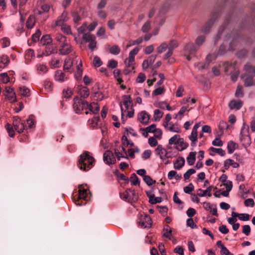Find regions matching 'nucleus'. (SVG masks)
<instances>
[{
  "instance_id": "nucleus-32",
  "label": "nucleus",
  "mask_w": 255,
  "mask_h": 255,
  "mask_svg": "<svg viewBox=\"0 0 255 255\" xmlns=\"http://www.w3.org/2000/svg\"><path fill=\"white\" fill-rule=\"evenodd\" d=\"M35 20L34 17L32 15L29 16L26 23L27 28L28 29L32 28L35 25Z\"/></svg>"
},
{
  "instance_id": "nucleus-64",
  "label": "nucleus",
  "mask_w": 255,
  "mask_h": 255,
  "mask_svg": "<svg viewBox=\"0 0 255 255\" xmlns=\"http://www.w3.org/2000/svg\"><path fill=\"white\" fill-rule=\"evenodd\" d=\"M0 42L2 45V47L4 48L10 45V41L8 38L4 37L2 38L0 40Z\"/></svg>"
},
{
  "instance_id": "nucleus-34",
  "label": "nucleus",
  "mask_w": 255,
  "mask_h": 255,
  "mask_svg": "<svg viewBox=\"0 0 255 255\" xmlns=\"http://www.w3.org/2000/svg\"><path fill=\"white\" fill-rule=\"evenodd\" d=\"M73 65V61L69 57H67L64 61V68L65 70H69Z\"/></svg>"
},
{
  "instance_id": "nucleus-53",
  "label": "nucleus",
  "mask_w": 255,
  "mask_h": 255,
  "mask_svg": "<svg viewBox=\"0 0 255 255\" xmlns=\"http://www.w3.org/2000/svg\"><path fill=\"white\" fill-rule=\"evenodd\" d=\"M24 20L22 16L20 17V23L18 24L17 27V31L19 34H20L23 31V25Z\"/></svg>"
},
{
  "instance_id": "nucleus-39",
  "label": "nucleus",
  "mask_w": 255,
  "mask_h": 255,
  "mask_svg": "<svg viewBox=\"0 0 255 255\" xmlns=\"http://www.w3.org/2000/svg\"><path fill=\"white\" fill-rule=\"evenodd\" d=\"M167 49L168 50V44L165 42H163L157 48V52L159 54H161L165 51Z\"/></svg>"
},
{
  "instance_id": "nucleus-10",
  "label": "nucleus",
  "mask_w": 255,
  "mask_h": 255,
  "mask_svg": "<svg viewBox=\"0 0 255 255\" xmlns=\"http://www.w3.org/2000/svg\"><path fill=\"white\" fill-rule=\"evenodd\" d=\"M178 46V42L176 40H171L169 44L168 45V50L167 52L164 55L163 59H167L169 58L173 53V50L174 49L176 48Z\"/></svg>"
},
{
  "instance_id": "nucleus-40",
  "label": "nucleus",
  "mask_w": 255,
  "mask_h": 255,
  "mask_svg": "<svg viewBox=\"0 0 255 255\" xmlns=\"http://www.w3.org/2000/svg\"><path fill=\"white\" fill-rule=\"evenodd\" d=\"M197 129V128H193L191 134L189 136L190 140L194 143L197 141L198 135Z\"/></svg>"
},
{
  "instance_id": "nucleus-25",
  "label": "nucleus",
  "mask_w": 255,
  "mask_h": 255,
  "mask_svg": "<svg viewBox=\"0 0 255 255\" xmlns=\"http://www.w3.org/2000/svg\"><path fill=\"white\" fill-rule=\"evenodd\" d=\"M163 236L168 238L169 240L172 239V230L167 225L164 226L163 230Z\"/></svg>"
},
{
  "instance_id": "nucleus-42",
  "label": "nucleus",
  "mask_w": 255,
  "mask_h": 255,
  "mask_svg": "<svg viewBox=\"0 0 255 255\" xmlns=\"http://www.w3.org/2000/svg\"><path fill=\"white\" fill-rule=\"evenodd\" d=\"M209 150L214 153H218L219 155H221V156H225L226 153L225 150H224L222 148H215L214 147H211L209 148Z\"/></svg>"
},
{
  "instance_id": "nucleus-35",
  "label": "nucleus",
  "mask_w": 255,
  "mask_h": 255,
  "mask_svg": "<svg viewBox=\"0 0 255 255\" xmlns=\"http://www.w3.org/2000/svg\"><path fill=\"white\" fill-rule=\"evenodd\" d=\"M237 144L233 141H230L228 142L227 149L229 153H232L235 151Z\"/></svg>"
},
{
  "instance_id": "nucleus-60",
  "label": "nucleus",
  "mask_w": 255,
  "mask_h": 255,
  "mask_svg": "<svg viewBox=\"0 0 255 255\" xmlns=\"http://www.w3.org/2000/svg\"><path fill=\"white\" fill-rule=\"evenodd\" d=\"M139 51V48L138 47H135L132 50H131L129 53L128 58L133 59L134 60L135 56L137 54Z\"/></svg>"
},
{
  "instance_id": "nucleus-22",
  "label": "nucleus",
  "mask_w": 255,
  "mask_h": 255,
  "mask_svg": "<svg viewBox=\"0 0 255 255\" xmlns=\"http://www.w3.org/2000/svg\"><path fill=\"white\" fill-rule=\"evenodd\" d=\"M88 109L93 114L97 113L100 110V106L97 103L93 102L90 104L88 103L87 109Z\"/></svg>"
},
{
  "instance_id": "nucleus-31",
  "label": "nucleus",
  "mask_w": 255,
  "mask_h": 255,
  "mask_svg": "<svg viewBox=\"0 0 255 255\" xmlns=\"http://www.w3.org/2000/svg\"><path fill=\"white\" fill-rule=\"evenodd\" d=\"M185 50L190 54H193L196 51V49L192 43H188L185 47Z\"/></svg>"
},
{
  "instance_id": "nucleus-11",
  "label": "nucleus",
  "mask_w": 255,
  "mask_h": 255,
  "mask_svg": "<svg viewBox=\"0 0 255 255\" xmlns=\"http://www.w3.org/2000/svg\"><path fill=\"white\" fill-rule=\"evenodd\" d=\"M217 14L213 15L210 20L207 22L203 27L201 29V32L206 34L209 31L210 28L214 24L215 19L217 17Z\"/></svg>"
},
{
  "instance_id": "nucleus-18",
  "label": "nucleus",
  "mask_w": 255,
  "mask_h": 255,
  "mask_svg": "<svg viewBox=\"0 0 255 255\" xmlns=\"http://www.w3.org/2000/svg\"><path fill=\"white\" fill-rule=\"evenodd\" d=\"M232 166L233 168H237L240 166L238 163L234 161L233 159H228L224 162V167L227 170L229 168L230 166Z\"/></svg>"
},
{
  "instance_id": "nucleus-5",
  "label": "nucleus",
  "mask_w": 255,
  "mask_h": 255,
  "mask_svg": "<svg viewBox=\"0 0 255 255\" xmlns=\"http://www.w3.org/2000/svg\"><path fill=\"white\" fill-rule=\"evenodd\" d=\"M169 144L170 145H178L176 148L179 150H182L186 147V145L183 143V140L180 137L178 134H175L169 140Z\"/></svg>"
},
{
  "instance_id": "nucleus-48",
  "label": "nucleus",
  "mask_w": 255,
  "mask_h": 255,
  "mask_svg": "<svg viewBox=\"0 0 255 255\" xmlns=\"http://www.w3.org/2000/svg\"><path fill=\"white\" fill-rule=\"evenodd\" d=\"M125 63L127 66V67L131 68V70H133V65L134 63V60L133 59H131L129 58H127L125 61Z\"/></svg>"
},
{
  "instance_id": "nucleus-1",
  "label": "nucleus",
  "mask_w": 255,
  "mask_h": 255,
  "mask_svg": "<svg viewBox=\"0 0 255 255\" xmlns=\"http://www.w3.org/2000/svg\"><path fill=\"white\" fill-rule=\"evenodd\" d=\"M95 159L88 151H84L80 156L78 166L85 171L89 170L94 165Z\"/></svg>"
},
{
  "instance_id": "nucleus-52",
  "label": "nucleus",
  "mask_w": 255,
  "mask_h": 255,
  "mask_svg": "<svg viewBox=\"0 0 255 255\" xmlns=\"http://www.w3.org/2000/svg\"><path fill=\"white\" fill-rule=\"evenodd\" d=\"M0 80L4 84H6L10 81V78L7 73H3L0 74Z\"/></svg>"
},
{
  "instance_id": "nucleus-63",
  "label": "nucleus",
  "mask_w": 255,
  "mask_h": 255,
  "mask_svg": "<svg viewBox=\"0 0 255 255\" xmlns=\"http://www.w3.org/2000/svg\"><path fill=\"white\" fill-rule=\"evenodd\" d=\"M172 117L171 114H167L165 117L164 121L163 123V126L164 128H167L169 125V122L171 120Z\"/></svg>"
},
{
  "instance_id": "nucleus-30",
  "label": "nucleus",
  "mask_w": 255,
  "mask_h": 255,
  "mask_svg": "<svg viewBox=\"0 0 255 255\" xmlns=\"http://www.w3.org/2000/svg\"><path fill=\"white\" fill-rule=\"evenodd\" d=\"M52 40L50 35H43L40 40V43L43 45H48L52 42Z\"/></svg>"
},
{
  "instance_id": "nucleus-4",
  "label": "nucleus",
  "mask_w": 255,
  "mask_h": 255,
  "mask_svg": "<svg viewBox=\"0 0 255 255\" xmlns=\"http://www.w3.org/2000/svg\"><path fill=\"white\" fill-rule=\"evenodd\" d=\"M138 226L143 228H149L152 225V220L147 214L141 215L138 219Z\"/></svg>"
},
{
  "instance_id": "nucleus-2",
  "label": "nucleus",
  "mask_w": 255,
  "mask_h": 255,
  "mask_svg": "<svg viewBox=\"0 0 255 255\" xmlns=\"http://www.w3.org/2000/svg\"><path fill=\"white\" fill-rule=\"evenodd\" d=\"M120 196L122 199L129 203L135 202L137 200L135 191L131 189H127L125 192L120 193Z\"/></svg>"
},
{
  "instance_id": "nucleus-3",
  "label": "nucleus",
  "mask_w": 255,
  "mask_h": 255,
  "mask_svg": "<svg viewBox=\"0 0 255 255\" xmlns=\"http://www.w3.org/2000/svg\"><path fill=\"white\" fill-rule=\"evenodd\" d=\"M73 109L77 114H80L84 110H86L88 102L85 100L75 97L73 99Z\"/></svg>"
},
{
  "instance_id": "nucleus-37",
  "label": "nucleus",
  "mask_w": 255,
  "mask_h": 255,
  "mask_svg": "<svg viewBox=\"0 0 255 255\" xmlns=\"http://www.w3.org/2000/svg\"><path fill=\"white\" fill-rule=\"evenodd\" d=\"M13 128H24V125L21 122V119L18 117H14L13 120Z\"/></svg>"
},
{
  "instance_id": "nucleus-6",
  "label": "nucleus",
  "mask_w": 255,
  "mask_h": 255,
  "mask_svg": "<svg viewBox=\"0 0 255 255\" xmlns=\"http://www.w3.org/2000/svg\"><path fill=\"white\" fill-rule=\"evenodd\" d=\"M155 152L160 156V159L163 161L172 157L171 153L170 152H167L161 145H158L157 146L155 149Z\"/></svg>"
},
{
  "instance_id": "nucleus-16",
  "label": "nucleus",
  "mask_w": 255,
  "mask_h": 255,
  "mask_svg": "<svg viewBox=\"0 0 255 255\" xmlns=\"http://www.w3.org/2000/svg\"><path fill=\"white\" fill-rule=\"evenodd\" d=\"M212 56L210 55H208L206 57V63H202L199 62L195 65V66L199 70H202L205 69L208 67L209 65L210 61L212 60Z\"/></svg>"
},
{
  "instance_id": "nucleus-49",
  "label": "nucleus",
  "mask_w": 255,
  "mask_h": 255,
  "mask_svg": "<svg viewBox=\"0 0 255 255\" xmlns=\"http://www.w3.org/2000/svg\"><path fill=\"white\" fill-rule=\"evenodd\" d=\"M110 52L114 55H118L120 53L121 49L118 46L114 45L110 48Z\"/></svg>"
},
{
  "instance_id": "nucleus-27",
  "label": "nucleus",
  "mask_w": 255,
  "mask_h": 255,
  "mask_svg": "<svg viewBox=\"0 0 255 255\" xmlns=\"http://www.w3.org/2000/svg\"><path fill=\"white\" fill-rule=\"evenodd\" d=\"M10 61L9 57L6 55H2L0 57V67L4 68L8 65Z\"/></svg>"
},
{
  "instance_id": "nucleus-47",
  "label": "nucleus",
  "mask_w": 255,
  "mask_h": 255,
  "mask_svg": "<svg viewBox=\"0 0 255 255\" xmlns=\"http://www.w3.org/2000/svg\"><path fill=\"white\" fill-rule=\"evenodd\" d=\"M33 57H34V52L33 50L29 49L26 51L25 58L26 60H30Z\"/></svg>"
},
{
  "instance_id": "nucleus-26",
  "label": "nucleus",
  "mask_w": 255,
  "mask_h": 255,
  "mask_svg": "<svg viewBox=\"0 0 255 255\" xmlns=\"http://www.w3.org/2000/svg\"><path fill=\"white\" fill-rule=\"evenodd\" d=\"M185 164V159L182 157L178 158L174 163V167L176 169H181Z\"/></svg>"
},
{
  "instance_id": "nucleus-55",
  "label": "nucleus",
  "mask_w": 255,
  "mask_h": 255,
  "mask_svg": "<svg viewBox=\"0 0 255 255\" xmlns=\"http://www.w3.org/2000/svg\"><path fill=\"white\" fill-rule=\"evenodd\" d=\"M187 110V108L186 107H182L179 110V112L175 115V119H181L182 118V116L184 114Z\"/></svg>"
},
{
  "instance_id": "nucleus-54",
  "label": "nucleus",
  "mask_w": 255,
  "mask_h": 255,
  "mask_svg": "<svg viewBox=\"0 0 255 255\" xmlns=\"http://www.w3.org/2000/svg\"><path fill=\"white\" fill-rule=\"evenodd\" d=\"M41 35V32L39 29H37L35 33L32 34L31 39L34 42H36L39 39V37Z\"/></svg>"
},
{
  "instance_id": "nucleus-15",
  "label": "nucleus",
  "mask_w": 255,
  "mask_h": 255,
  "mask_svg": "<svg viewBox=\"0 0 255 255\" xmlns=\"http://www.w3.org/2000/svg\"><path fill=\"white\" fill-rule=\"evenodd\" d=\"M68 79V76L61 70H57L55 74V80L59 82H63Z\"/></svg>"
},
{
  "instance_id": "nucleus-17",
  "label": "nucleus",
  "mask_w": 255,
  "mask_h": 255,
  "mask_svg": "<svg viewBox=\"0 0 255 255\" xmlns=\"http://www.w3.org/2000/svg\"><path fill=\"white\" fill-rule=\"evenodd\" d=\"M243 105V103L241 101L238 100H232L231 101L229 104V107L231 110H239Z\"/></svg>"
},
{
  "instance_id": "nucleus-29",
  "label": "nucleus",
  "mask_w": 255,
  "mask_h": 255,
  "mask_svg": "<svg viewBox=\"0 0 255 255\" xmlns=\"http://www.w3.org/2000/svg\"><path fill=\"white\" fill-rule=\"evenodd\" d=\"M163 115V112L159 109H156L154 111L153 116L152 120L154 121H159L162 117Z\"/></svg>"
},
{
  "instance_id": "nucleus-56",
  "label": "nucleus",
  "mask_w": 255,
  "mask_h": 255,
  "mask_svg": "<svg viewBox=\"0 0 255 255\" xmlns=\"http://www.w3.org/2000/svg\"><path fill=\"white\" fill-rule=\"evenodd\" d=\"M20 94L25 97H28L29 95V90L26 87L23 86L19 88Z\"/></svg>"
},
{
  "instance_id": "nucleus-46",
  "label": "nucleus",
  "mask_w": 255,
  "mask_h": 255,
  "mask_svg": "<svg viewBox=\"0 0 255 255\" xmlns=\"http://www.w3.org/2000/svg\"><path fill=\"white\" fill-rule=\"evenodd\" d=\"M99 119V117H94L92 119L88 121V123L91 128H96L97 126V124Z\"/></svg>"
},
{
  "instance_id": "nucleus-7",
  "label": "nucleus",
  "mask_w": 255,
  "mask_h": 255,
  "mask_svg": "<svg viewBox=\"0 0 255 255\" xmlns=\"http://www.w3.org/2000/svg\"><path fill=\"white\" fill-rule=\"evenodd\" d=\"M83 39L86 42H89V48L92 51L94 50L97 46V42L95 41V36L90 33H84L83 36Z\"/></svg>"
},
{
  "instance_id": "nucleus-43",
  "label": "nucleus",
  "mask_w": 255,
  "mask_h": 255,
  "mask_svg": "<svg viewBox=\"0 0 255 255\" xmlns=\"http://www.w3.org/2000/svg\"><path fill=\"white\" fill-rule=\"evenodd\" d=\"M130 180L131 184L136 185L139 184V181L135 173H133L130 177Z\"/></svg>"
},
{
  "instance_id": "nucleus-23",
  "label": "nucleus",
  "mask_w": 255,
  "mask_h": 255,
  "mask_svg": "<svg viewBox=\"0 0 255 255\" xmlns=\"http://www.w3.org/2000/svg\"><path fill=\"white\" fill-rule=\"evenodd\" d=\"M249 128H242L240 132V140H246L248 142L250 141V137L248 135Z\"/></svg>"
},
{
  "instance_id": "nucleus-19",
  "label": "nucleus",
  "mask_w": 255,
  "mask_h": 255,
  "mask_svg": "<svg viewBox=\"0 0 255 255\" xmlns=\"http://www.w3.org/2000/svg\"><path fill=\"white\" fill-rule=\"evenodd\" d=\"M78 93L81 97L86 98L89 96L90 92L86 87L80 86L78 87Z\"/></svg>"
},
{
  "instance_id": "nucleus-38",
  "label": "nucleus",
  "mask_w": 255,
  "mask_h": 255,
  "mask_svg": "<svg viewBox=\"0 0 255 255\" xmlns=\"http://www.w3.org/2000/svg\"><path fill=\"white\" fill-rule=\"evenodd\" d=\"M146 129L151 130V132L154 133V136L158 138L162 136V132L160 128H145Z\"/></svg>"
},
{
  "instance_id": "nucleus-28",
  "label": "nucleus",
  "mask_w": 255,
  "mask_h": 255,
  "mask_svg": "<svg viewBox=\"0 0 255 255\" xmlns=\"http://www.w3.org/2000/svg\"><path fill=\"white\" fill-rule=\"evenodd\" d=\"M196 152H190L187 157V161L189 165H192L195 163L196 160Z\"/></svg>"
},
{
  "instance_id": "nucleus-44",
  "label": "nucleus",
  "mask_w": 255,
  "mask_h": 255,
  "mask_svg": "<svg viewBox=\"0 0 255 255\" xmlns=\"http://www.w3.org/2000/svg\"><path fill=\"white\" fill-rule=\"evenodd\" d=\"M122 144L124 146H128L129 145L130 147L133 146L134 143L132 141L128 140L127 137L124 134L122 138Z\"/></svg>"
},
{
  "instance_id": "nucleus-13",
  "label": "nucleus",
  "mask_w": 255,
  "mask_h": 255,
  "mask_svg": "<svg viewBox=\"0 0 255 255\" xmlns=\"http://www.w3.org/2000/svg\"><path fill=\"white\" fill-rule=\"evenodd\" d=\"M72 50L71 46L67 41L61 43L60 46L59 51L63 55H67Z\"/></svg>"
},
{
  "instance_id": "nucleus-45",
  "label": "nucleus",
  "mask_w": 255,
  "mask_h": 255,
  "mask_svg": "<svg viewBox=\"0 0 255 255\" xmlns=\"http://www.w3.org/2000/svg\"><path fill=\"white\" fill-rule=\"evenodd\" d=\"M26 122L28 128H31L35 125L36 122L35 117L32 115H30L27 119Z\"/></svg>"
},
{
  "instance_id": "nucleus-62",
  "label": "nucleus",
  "mask_w": 255,
  "mask_h": 255,
  "mask_svg": "<svg viewBox=\"0 0 255 255\" xmlns=\"http://www.w3.org/2000/svg\"><path fill=\"white\" fill-rule=\"evenodd\" d=\"M251 227L249 225H246L243 226L242 232L246 236H249L251 233Z\"/></svg>"
},
{
  "instance_id": "nucleus-58",
  "label": "nucleus",
  "mask_w": 255,
  "mask_h": 255,
  "mask_svg": "<svg viewBox=\"0 0 255 255\" xmlns=\"http://www.w3.org/2000/svg\"><path fill=\"white\" fill-rule=\"evenodd\" d=\"M5 97L10 102H15L16 101V97L14 92L9 94H5Z\"/></svg>"
},
{
  "instance_id": "nucleus-59",
  "label": "nucleus",
  "mask_w": 255,
  "mask_h": 255,
  "mask_svg": "<svg viewBox=\"0 0 255 255\" xmlns=\"http://www.w3.org/2000/svg\"><path fill=\"white\" fill-rule=\"evenodd\" d=\"M73 93L72 91L70 88H67L66 89H64L63 92V96L66 98H69L71 97Z\"/></svg>"
},
{
  "instance_id": "nucleus-33",
  "label": "nucleus",
  "mask_w": 255,
  "mask_h": 255,
  "mask_svg": "<svg viewBox=\"0 0 255 255\" xmlns=\"http://www.w3.org/2000/svg\"><path fill=\"white\" fill-rule=\"evenodd\" d=\"M156 107H157L161 109H163V110H164L166 108L168 111L171 110V107H170L169 104H168L166 102H163V101L159 102L157 104Z\"/></svg>"
},
{
  "instance_id": "nucleus-9",
  "label": "nucleus",
  "mask_w": 255,
  "mask_h": 255,
  "mask_svg": "<svg viewBox=\"0 0 255 255\" xmlns=\"http://www.w3.org/2000/svg\"><path fill=\"white\" fill-rule=\"evenodd\" d=\"M104 161L107 164H114L116 158L113 152L110 150H106L103 155Z\"/></svg>"
},
{
  "instance_id": "nucleus-61",
  "label": "nucleus",
  "mask_w": 255,
  "mask_h": 255,
  "mask_svg": "<svg viewBox=\"0 0 255 255\" xmlns=\"http://www.w3.org/2000/svg\"><path fill=\"white\" fill-rule=\"evenodd\" d=\"M194 186L192 183H190L188 186L184 188V191L186 193L191 194L192 192L194 190Z\"/></svg>"
},
{
  "instance_id": "nucleus-57",
  "label": "nucleus",
  "mask_w": 255,
  "mask_h": 255,
  "mask_svg": "<svg viewBox=\"0 0 255 255\" xmlns=\"http://www.w3.org/2000/svg\"><path fill=\"white\" fill-rule=\"evenodd\" d=\"M245 85L246 87L255 85V82L253 81V78L251 77H248L245 81Z\"/></svg>"
},
{
  "instance_id": "nucleus-51",
  "label": "nucleus",
  "mask_w": 255,
  "mask_h": 255,
  "mask_svg": "<svg viewBox=\"0 0 255 255\" xmlns=\"http://www.w3.org/2000/svg\"><path fill=\"white\" fill-rule=\"evenodd\" d=\"M244 69L247 73L255 75V67H252L249 64H247L245 66Z\"/></svg>"
},
{
  "instance_id": "nucleus-24",
  "label": "nucleus",
  "mask_w": 255,
  "mask_h": 255,
  "mask_svg": "<svg viewBox=\"0 0 255 255\" xmlns=\"http://www.w3.org/2000/svg\"><path fill=\"white\" fill-rule=\"evenodd\" d=\"M36 68L39 74H44L48 71V67L44 64L39 63L36 65Z\"/></svg>"
},
{
  "instance_id": "nucleus-12",
  "label": "nucleus",
  "mask_w": 255,
  "mask_h": 255,
  "mask_svg": "<svg viewBox=\"0 0 255 255\" xmlns=\"http://www.w3.org/2000/svg\"><path fill=\"white\" fill-rule=\"evenodd\" d=\"M149 119V115L145 111L139 112L137 115V121L143 125L146 124Z\"/></svg>"
},
{
  "instance_id": "nucleus-36",
  "label": "nucleus",
  "mask_w": 255,
  "mask_h": 255,
  "mask_svg": "<svg viewBox=\"0 0 255 255\" xmlns=\"http://www.w3.org/2000/svg\"><path fill=\"white\" fill-rule=\"evenodd\" d=\"M87 190L84 189L80 186L79 189V200H86L87 197Z\"/></svg>"
},
{
  "instance_id": "nucleus-21",
  "label": "nucleus",
  "mask_w": 255,
  "mask_h": 255,
  "mask_svg": "<svg viewBox=\"0 0 255 255\" xmlns=\"http://www.w3.org/2000/svg\"><path fill=\"white\" fill-rule=\"evenodd\" d=\"M212 186H209L206 190H203L201 189H199L197 191V194L200 197H204L208 196L210 197L211 196V192L212 191Z\"/></svg>"
},
{
  "instance_id": "nucleus-50",
  "label": "nucleus",
  "mask_w": 255,
  "mask_h": 255,
  "mask_svg": "<svg viewBox=\"0 0 255 255\" xmlns=\"http://www.w3.org/2000/svg\"><path fill=\"white\" fill-rule=\"evenodd\" d=\"M143 180L144 182L148 186H151L153 183H155V180H153V179L149 175L144 176V177L143 178Z\"/></svg>"
},
{
  "instance_id": "nucleus-14",
  "label": "nucleus",
  "mask_w": 255,
  "mask_h": 255,
  "mask_svg": "<svg viewBox=\"0 0 255 255\" xmlns=\"http://www.w3.org/2000/svg\"><path fill=\"white\" fill-rule=\"evenodd\" d=\"M68 19V13L67 12L64 11L61 15L57 17L55 22V25L61 26L63 24L64 22L67 21Z\"/></svg>"
},
{
  "instance_id": "nucleus-41",
  "label": "nucleus",
  "mask_w": 255,
  "mask_h": 255,
  "mask_svg": "<svg viewBox=\"0 0 255 255\" xmlns=\"http://www.w3.org/2000/svg\"><path fill=\"white\" fill-rule=\"evenodd\" d=\"M50 8V5L48 4H43L41 7L40 10H38L37 13L38 14H41L43 13L48 12Z\"/></svg>"
},
{
  "instance_id": "nucleus-8",
  "label": "nucleus",
  "mask_w": 255,
  "mask_h": 255,
  "mask_svg": "<svg viewBox=\"0 0 255 255\" xmlns=\"http://www.w3.org/2000/svg\"><path fill=\"white\" fill-rule=\"evenodd\" d=\"M224 133V131L222 128H218L215 130V135L216 138L212 141V144L214 146H222L223 145V142L220 139V137Z\"/></svg>"
},
{
  "instance_id": "nucleus-20",
  "label": "nucleus",
  "mask_w": 255,
  "mask_h": 255,
  "mask_svg": "<svg viewBox=\"0 0 255 255\" xmlns=\"http://www.w3.org/2000/svg\"><path fill=\"white\" fill-rule=\"evenodd\" d=\"M123 98V104L127 110L132 106V101L130 95H124Z\"/></svg>"
}]
</instances>
